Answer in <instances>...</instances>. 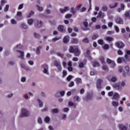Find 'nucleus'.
<instances>
[{
	"instance_id": "obj_1",
	"label": "nucleus",
	"mask_w": 130,
	"mask_h": 130,
	"mask_svg": "<svg viewBox=\"0 0 130 130\" xmlns=\"http://www.w3.org/2000/svg\"><path fill=\"white\" fill-rule=\"evenodd\" d=\"M125 81L122 80L117 83L114 84V85H113V88H114V89H116V90H118V91H121L122 90V88L125 87Z\"/></svg>"
},
{
	"instance_id": "obj_2",
	"label": "nucleus",
	"mask_w": 130,
	"mask_h": 130,
	"mask_svg": "<svg viewBox=\"0 0 130 130\" xmlns=\"http://www.w3.org/2000/svg\"><path fill=\"white\" fill-rule=\"evenodd\" d=\"M69 52L71 53H74L75 55L76 56H79L80 54V50L78 49L77 47L71 46L69 49Z\"/></svg>"
},
{
	"instance_id": "obj_3",
	"label": "nucleus",
	"mask_w": 130,
	"mask_h": 130,
	"mask_svg": "<svg viewBox=\"0 0 130 130\" xmlns=\"http://www.w3.org/2000/svg\"><path fill=\"white\" fill-rule=\"evenodd\" d=\"M107 79L111 83H115L117 81V77L115 76L109 75L107 77Z\"/></svg>"
},
{
	"instance_id": "obj_4",
	"label": "nucleus",
	"mask_w": 130,
	"mask_h": 130,
	"mask_svg": "<svg viewBox=\"0 0 130 130\" xmlns=\"http://www.w3.org/2000/svg\"><path fill=\"white\" fill-rule=\"evenodd\" d=\"M30 115V112L25 109H22L21 111V116L24 117V116H29Z\"/></svg>"
},
{
	"instance_id": "obj_5",
	"label": "nucleus",
	"mask_w": 130,
	"mask_h": 130,
	"mask_svg": "<svg viewBox=\"0 0 130 130\" xmlns=\"http://www.w3.org/2000/svg\"><path fill=\"white\" fill-rule=\"evenodd\" d=\"M54 65L57 68L58 72H61V66L60 65V62L59 61L54 60Z\"/></svg>"
},
{
	"instance_id": "obj_6",
	"label": "nucleus",
	"mask_w": 130,
	"mask_h": 130,
	"mask_svg": "<svg viewBox=\"0 0 130 130\" xmlns=\"http://www.w3.org/2000/svg\"><path fill=\"white\" fill-rule=\"evenodd\" d=\"M42 68L44 69L43 71V73L45 74L46 75H48V66L46 64H44L42 65Z\"/></svg>"
},
{
	"instance_id": "obj_7",
	"label": "nucleus",
	"mask_w": 130,
	"mask_h": 130,
	"mask_svg": "<svg viewBox=\"0 0 130 130\" xmlns=\"http://www.w3.org/2000/svg\"><path fill=\"white\" fill-rule=\"evenodd\" d=\"M101 83H102V79H98L96 81V88L98 90H101L102 89V86H101Z\"/></svg>"
},
{
	"instance_id": "obj_8",
	"label": "nucleus",
	"mask_w": 130,
	"mask_h": 130,
	"mask_svg": "<svg viewBox=\"0 0 130 130\" xmlns=\"http://www.w3.org/2000/svg\"><path fill=\"white\" fill-rule=\"evenodd\" d=\"M130 51L128 50H126V53L125 54V58L127 61H130Z\"/></svg>"
},
{
	"instance_id": "obj_9",
	"label": "nucleus",
	"mask_w": 130,
	"mask_h": 130,
	"mask_svg": "<svg viewBox=\"0 0 130 130\" xmlns=\"http://www.w3.org/2000/svg\"><path fill=\"white\" fill-rule=\"evenodd\" d=\"M43 25V23L40 20H38L37 21H36L35 24V26H36V28H40V27H42Z\"/></svg>"
},
{
	"instance_id": "obj_10",
	"label": "nucleus",
	"mask_w": 130,
	"mask_h": 130,
	"mask_svg": "<svg viewBox=\"0 0 130 130\" xmlns=\"http://www.w3.org/2000/svg\"><path fill=\"white\" fill-rule=\"evenodd\" d=\"M17 52L18 55V57H19L21 59H24V52L19 50H17Z\"/></svg>"
},
{
	"instance_id": "obj_11",
	"label": "nucleus",
	"mask_w": 130,
	"mask_h": 130,
	"mask_svg": "<svg viewBox=\"0 0 130 130\" xmlns=\"http://www.w3.org/2000/svg\"><path fill=\"white\" fill-rule=\"evenodd\" d=\"M116 45L118 48H123L124 47V44L121 42H116Z\"/></svg>"
},
{
	"instance_id": "obj_12",
	"label": "nucleus",
	"mask_w": 130,
	"mask_h": 130,
	"mask_svg": "<svg viewBox=\"0 0 130 130\" xmlns=\"http://www.w3.org/2000/svg\"><path fill=\"white\" fill-rule=\"evenodd\" d=\"M119 98H120V95L119 94V93L117 92H114L113 96V99L118 100Z\"/></svg>"
},
{
	"instance_id": "obj_13",
	"label": "nucleus",
	"mask_w": 130,
	"mask_h": 130,
	"mask_svg": "<svg viewBox=\"0 0 130 130\" xmlns=\"http://www.w3.org/2000/svg\"><path fill=\"white\" fill-rule=\"evenodd\" d=\"M70 10V8L69 7H65L64 9H60L59 11L61 14H64V13L68 12Z\"/></svg>"
},
{
	"instance_id": "obj_14",
	"label": "nucleus",
	"mask_w": 130,
	"mask_h": 130,
	"mask_svg": "<svg viewBox=\"0 0 130 130\" xmlns=\"http://www.w3.org/2000/svg\"><path fill=\"white\" fill-rule=\"evenodd\" d=\"M123 16H124V19H125V20H126V19H130L129 12L125 11L124 13Z\"/></svg>"
},
{
	"instance_id": "obj_15",
	"label": "nucleus",
	"mask_w": 130,
	"mask_h": 130,
	"mask_svg": "<svg viewBox=\"0 0 130 130\" xmlns=\"http://www.w3.org/2000/svg\"><path fill=\"white\" fill-rule=\"evenodd\" d=\"M116 22L118 24H120L122 25V24H123V19H122V18H121L120 17H117L116 19Z\"/></svg>"
},
{
	"instance_id": "obj_16",
	"label": "nucleus",
	"mask_w": 130,
	"mask_h": 130,
	"mask_svg": "<svg viewBox=\"0 0 130 130\" xmlns=\"http://www.w3.org/2000/svg\"><path fill=\"white\" fill-rule=\"evenodd\" d=\"M70 41V37L69 36H65L63 38V43H68Z\"/></svg>"
},
{
	"instance_id": "obj_17",
	"label": "nucleus",
	"mask_w": 130,
	"mask_h": 130,
	"mask_svg": "<svg viewBox=\"0 0 130 130\" xmlns=\"http://www.w3.org/2000/svg\"><path fill=\"white\" fill-rule=\"evenodd\" d=\"M72 62L71 61H69L68 63V70L69 72H73V67H72Z\"/></svg>"
},
{
	"instance_id": "obj_18",
	"label": "nucleus",
	"mask_w": 130,
	"mask_h": 130,
	"mask_svg": "<svg viewBox=\"0 0 130 130\" xmlns=\"http://www.w3.org/2000/svg\"><path fill=\"white\" fill-rule=\"evenodd\" d=\"M112 105L114 107H118L119 105V103H118V101H112Z\"/></svg>"
},
{
	"instance_id": "obj_19",
	"label": "nucleus",
	"mask_w": 130,
	"mask_h": 130,
	"mask_svg": "<svg viewBox=\"0 0 130 130\" xmlns=\"http://www.w3.org/2000/svg\"><path fill=\"white\" fill-rule=\"evenodd\" d=\"M118 6V3H115L114 4H111L109 5V8L110 9H114V8H116Z\"/></svg>"
},
{
	"instance_id": "obj_20",
	"label": "nucleus",
	"mask_w": 130,
	"mask_h": 130,
	"mask_svg": "<svg viewBox=\"0 0 130 130\" xmlns=\"http://www.w3.org/2000/svg\"><path fill=\"white\" fill-rule=\"evenodd\" d=\"M69 106H72L73 108H76L77 107V104L74 103L73 102H69L68 103Z\"/></svg>"
},
{
	"instance_id": "obj_21",
	"label": "nucleus",
	"mask_w": 130,
	"mask_h": 130,
	"mask_svg": "<svg viewBox=\"0 0 130 130\" xmlns=\"http://www.w3.org/2000/svg\"><path fill=\"white\" fill-rule=\"evenodd\" d=\"M75 82H76L77 85L82 84V79L80 78H77L75 79Z\"/></svg>"
},
{
	"instance_id": "obj_22",
	"label": "nucleus",
	"mask_w": 130,
	"mask_h": 130,
	"mask_svg": "<svg viewBox=\"0 0 130 130\" xmlns=\"http://www.w3.org/2000/svg\"><path fill=\"white\" fill-rule=\"evenodd\" d=\"M74 101H77V102H80L81 101V98L78 95H75L74 96Z\"/></svg>"
},
{
	"instance_id": "obj_23",
	"label": "nucleus",
	"mask_w": 130,
	"mask_h": 130,
	"mask_svg": "<svg viewBox=\"0 0 130 130\" xmlns=\"http://www.w3.org/2000/svg\"><path fill=\"white\" fill-rule=\"evenodd\" d=\"M105 39H106V40H107V41H109V42H111L114 40L113 38H112L111 37H106L105 38Z\"/></svg>"
},
{
	"instance_id": "obj_24",
	"label": "nucleus",
	"mask_w": 130,
	"mask_h": 130,
	"mask_svg": "<svg viewBox=\"0 0 130 130\" xmlns=\"http://www.w3.org/2000/svg\"><path fill=\"white\" fill-rule=\"evenodd\" d=\"M122 60H124V61H125V60L123 57H119L117 59V61L118 63H121V62H122Z\"/></svg>"
},
{
	"instance_id": "obj_25",
	"label": "nucleus",
	"mask_w": 130,
	"mask_h": 130,
	"mask_svg": "<svg viewBox=\"0 0 130 130\" xmlns=\"http://www.w3.org/2000/svg\"><path fill=\"white\" fill-rule=\"evenodd\" d=\"M105 16V14L100 11L98 15V18H103Z\"/></svg>"
},
{
	"instance_id": "obj_26",
	"label": "nucleus",
	"mask_w": 130,
	"mask_h": 130,
	"mask_svg": "<svg viewBox=\"0 0 130 130\" xmlns=\"http://www.w3.org/2000/svg\"><path fill=\"white\" fill-rule=\"evenodd\" d=\"M119 128L120 130H126V126H124V125L120 124L119 125Z\"/></svg>"
},
{
	"instance_id": "obj_27",
	"label": "nucleus",
	"mask_w": 130,
	"mask_h": 130,
	"mask_svg": "<svg viewBox=\"0 0 130 130\" xmlns=\"http://www.w3.org/2000/svg\"><path fill=\"white\" fill-rule=\"evenodd\" d=\"M34 22V19H29L27 20V24H28V25H32L33 24V23Z\"/></svg>"
},
{
	"instance_id": "obj_28",
	"label": "nucleus",
	"mask_w": 130,
	"mask_h": 130,
	"mask_svg": "<svg viewBox=\"0 0 130 130\" xmlns=\"http://www.w3.org/2000/svg\"><path fill=\"white\" fill-rule=\"evenodd\" d=\"M20 66L22 68V69H23L24 70H25L26 71H28V68L26 66L24 63H21Z\"/></svg>"
},
{
	"instance_id": "obj_29",
	"label": "nucleus",
	"mask_w": 130,
	"mask_h": 130,
	"mask_svg": "<svg viewBox=\"0 0 130 130\" xmlns=\"http://www.w3.org/2000/svg\"><path fill=\"white\" fill-rule=\"evenodd\" d=\"M21 28H22V29H26L28 28V26L26 24L22 23L21 24Z\"/></svg>"
},
{
	"instance_id": "obj_30",
	"label": "nucleus",
	"mask_w": 130,
	"mask_h": 130,
	"mask_svg": "<svg viewBox=\"0 0 130 130\" xmlns=\"http://www.w3.org/2000/svg\"><path fill=\"white\" fill-rule=\"evenodd\" d=\"M85 56H86L87 57H88L89 59H91V56H90V51L87 50L85 54Z\"/></svg>"
},
{
	"instance_id": "obj_31",
	"label": "nucleus",
	"mask_w": 130,
	"mask_h": 130,
	"mask_svg": "<svg viewBox=\"0 0 130 130\" xmlns=\"http://www.w3.org/2000/svg\"><path fill=\"white\" fill-rule=\"evenodd\" d=\"M58 31H59L60 32H63V30H64V29L63 28V26L62 25H59L58 27Z\"/></svg>"
},
{
	"instance_id": "obj_32",
	"label": "nucleus",
	"mask_w": 130,
	"mask_h": 130,
	"mask_svg": "<svg viewBox=\"0 0 130 130\" xmlns=\"http://www.w3.org/2000/svg\"><path fill=\"white\" fill-rule=\"evenodd\" d=\"M49 121H50V118L49 116H46L45 118V122L46 123H49Z\"/></svg>"
},
{
	"instance_id": "obj_33",
	"label": "nucleus",
	"mask_w": 130,
	"mask_h": 130,
	"mask_svg": "<svg viewBox=\"0 0 130 130\" xmlns=\"http://www.w3.org/2000/svg\"><path fill=\"white\" fill-rule=\"evenodd\" d=\"M38 103H39L40 107H43V103L42 101H41V100L38 99Z\"/></svg>"
},
{
	"instance_id": "obj_34",
	"label": "nucleus",
	"mask_w": 130,
	"mask_h": 130,
	"mask_svg": "<svg viewBox=\"0 0 130 130\" xmlns=\"http://www.w3.org/2000/svg\"><path fill=\"white\" fill-rule=\"evenodd\" d=\"M52 113H58L59 110L58 109H53L51 110Z\"/></svg>"
},
{
	"instance_id": "obj_35",
	"label": "nucleus",
	"mask_w": 130,
	"mask_h": 130,
	"mask_svg": "<svg viewBox=\"0 0 130 130\" xmlns=\"http://www.w3.org/2000/svg\"><path fill=\"white\" fill-rule=\"evenodd\" d=\"M100 66V64H99V63L96 61H94L93 62V67H99Z\"/></svg>"
},
{
	"instance_id": "obj_36",
	"label": "nucleus",
	"mask_w": 130,
	"mask_h": 130,
	"mask_svg": "<svg viewBox=\"0 0 130 130\" xmlns=\"http://www.w3.org/2000/svg\"><path fill=\"white\" fill-rule=\"evenodd\" d=\"M62 111L65 112V113H68V112L70 111V109H69V108H64L62 109Z\"/></svg>"
},
{
	"instance_id": "obj_37",
	"label": "nucleus",
	"mask_w": 130,
	"mask_h": 130,
	"mask_svg": "<svg viewBox=\"0 0 130 130\" xmlns=\"http://www.w3.org/2000/svg\"><path fill=\"white\" fill-rule=\"evenodd\" d=\"M100 60L101 61L102 64H105V61H104V57L103 56L100 57Z\"/></svg>"
},
{
	"instance_id": "obj_38",
	"label": "nucleus",
	"mask_w": 130,
	"mask_h": 130,
	"mask_svg": "<svg viewBox=\"0 0 130 130\" xmlns=\"http://www.w3.org/2000/svg\"><path fill=\"white\" fill-rule=\"evenodd\" d=\"M116 67V64H115V62L114 61H112V63H111V68L112 69H114Z\"/></svg>"
},
{
	"instance_id": "obj_39",
	"label": "nucleus",
	"mask_w": 130,
	"mask_h": 130,
	"mask_svg": "<svg viewBox=\"0 0 130 130\" xmlns=\"http://www.w3.org/2000/svg\"><path fill=\"white\" fill-rule=\"evenodd\" d=\"M33 15H34V12L33 11H30L27 14V17L30 18V17H31V16H33Z\"/></svg>"
},
{
	"instance_id": "obj_40",
	"label": "nucleus",
	"mask_w": 130,
	"mask_h": 130,
	"mask_svg": "<svg viewBox=\"0 0 130 130\" xmlns=\"http://www.w3.org/2000/svg\"><path fill=\"white\" fill-rule=\"evenodd\" d=\"M34 36L35 38H37L38 39L40 38V35L39 34H37L36 32L34 33Z\"/></svg>"
},
{
	"instance_id": "obj_41",
	"label": "nucleus",
	"mask_w": 130,
	"mask_h": 130,
	"mask_svg": "<svg viewBox=\"0 0 130 130\" xmlns=\"http://www.w3.org/2000/svg\"><path fill=\"white\" fill-rule=\"evenodd\" d=\"M123 71V68L121 66H119L118 67V72L122 73Z\"/></svg>"
},
{
	"instance_id": "obj_42",
	"label": "nucleus",
	"mask_w": 130,
	"mask_h": 130,
	"mask_svg": "<svg viewBox=\"0 0 130 130\" xmlns=\"http://www.w3.org/2000/svg\"><path fill=\"white\" fill-rule=\"evenodd\" d=\"M103 48L105 50H107V49H109V45H108V44H105L103 46Z\"/></svg>"
},
{
	"instance_id": "obj_43",
	"label": "nucleus",
	"mask_w": 130,
	"mask_h": 130,
	"mask_svg": "<svg viewBox=\"0 0 130 130\" xmlns=\"http://www.w3.org/2000/svg\"><path fill=\"white\" fill-rule=\"evenodd\" d=\"M37 9L39 12H42L43 11V7L37 5Z\"/></svg>"
},
{
	"instance_id": "obj_44",
	"label": "nucleus",
	"mask_w": 130,
	"mask_h": 130,
	"mask_svg": "<svg viewBox=\"0 0 130 130\" xmlns=\"http://www.w3.org/2000/svg\"><path fill=\"white\" fill-rule=\"evenodd\" d=\"M98 43L100 44V45H103L104 44V41L103 40L100 39L98 40Z\"/></svg>"
},
{
	"instance_id": "obj_45",
	"label": "nucleus",
	"mask_w": 130,
	"mask_h": 130,
	"mask_svg": "<svg viewBox=\"0 0 130 130\" xmlns=\"http://www.w3.org/2000/svg\"><path fill=\"white\" fill-rule=\"evenodd\" d=\"M124 69L126 73L129 74V67H128V66H126L125 67Z\"/></svg>"
},
{
	"instance_id": "obj_46",
	"label": "nucleus",
	"mask_w": 130,
	"mask_h": 130,
	"mask_svg": "<svg viewBox=\"0 0 130 130\" xmlns=\"http://www.w3.org/2000/svg\"><path fill=\"white\" fill-rule=\"evenodd\" d=\"M99 37V35H98V34H95L92 36V39L95 40V39H97V38H98Z\"/></svg>"
},
{
	"instance_id": "obj_47",
	"label": "nucleus",
	"mask_w": 130,
	"mask_h": 130,
	"mask_svg": "<svg viewBox=\"0 0 130 130\" xmlns=\"http://www.w3.org/2000/svg\"><path fill=\"white\" fill-rule=\"evenodd\" d=\"M72 43L77 44V43H78V39L73 38L72 39Z\"/></svg>"
},
{
	"instance_id": "obj_48",
	"label": "nucleus",
	"mask_w": 130,
	"mask_h": 130,
	"mask_svg": "<svg viewBox=\"0 0 130 130\" xmlns=\"http://www.w3.org/2000/svg\"><path fill=\"white\" fill-rule=\"evenodd\" d=\"M11 22L13 25H16L17 24V21L15 19H12Z\"/></svg>"
},
{
	"instance_id": "obj_49",
	"label": "nucleus",
	"mask_w": 130,
	"mask_h": 130,
	"mask_svg": "<svg viewBox=\"0 0 130 130\" xmlns=\"http://www.w3.org/2000/svg\"><path fill=\"white\" fill-rule=\"evenodd\" d=\"M22 47H23V46H22V45L21 44L18 45L16 48V51L17 50H18V49H21Z\"/></svg>"
},
{
	"instance_id": "obj_50",
	"label": "nucleus",
	"mask_w": 130,
	"mask_h": 130,
	"mask_svg": "<svg viewBox=\"0 0 130 130\" xmlns=\"http://www.w3.org/2000/svg\"><path fill=\"white\" fill-rule=\"evenodd\" d=\"M26 77H22L21 78L20 81L22 82V83H25L26 82Z\"/></svg>"
},
{
	"instance_id": "obj_51",
	"label": "nucleus",
	"mask_w": 130,
	"mask_h": 130,
	"mask_svg": "<svg viewBox=\"0 0 130 130\" xmlns=\"http://www.w3.org/2000/svg\"><path fill=\"white\" fill-rule=\"evenodd\" d=\"M83 25L85 27V28H86V29L85 30H87V28L88 27V22L87 21H84L83 22Z\"/></svg>"
},
{
	"instance_id": "obj_52",
	"label": "nucleus",
	"mask_w": 130,
	"mask_h": 130,
	"mask_svg": "<svg viewBox=\"0 0 130 130\" xmlns=\"http://www.w3.org/2000/svg\"><path fill=\"white\" fill-rule=\"evenodd\" d=\"M56 54H57V55L58 56H60V57H61L62 58L63 57V56H64V55H63V54H62V53H60V52H57V53H56Z\"/></svg>"
},
{
	"instance_id": "obj_53",
	"label": "nucleus",
	"mask_w": 130,
	"mask_h": 130,
	"mask_svg": "<svg viewBox=\"0 0 130 130\" xmlns=\"http://www.w3.org/2000/svg\"><path fill=\"white\" fill-rule=\"evenodd\" d=\"M28 63L29 64V66H34V61H33V60H28Z\"/></svg>"
},
{
	"instance_id": "obj_54",
	"label": "nucleus",
	"mask_w": 130,
	"mask_h": 130,
	"mask_svg": "<svg viewBox=\"0 0 130 130\" xmlns=\"http://www.w3.org/2000/svg\"><path fill=\"white\" fill-rule=\"evenodd\" d=\"M1 4L2 6L3 7L5 4H7V1L2 0L1 2Z\"/></svg>"
},
{
	"instance_id": "obj_55",
	"label": "nucleus",
	"mask_w": 130,
	"mask_h": 130,
	"mask_svg": "<svg viewBox=\"0 0 130 130\" xmlns=\"http://www.w3.org/2000/svg\"><path fill=\"white\" fill-rule=\"evenodd\" d=\"M9 5H7L5 8H4V12H8V11H9Z\"/></svg>"
},
{
	"instance_id": "obj_56",
	"label": "nucleus",
	"mask_w": 130,
	"mask_h": 130,
	"mask_svg": "<svg viewBox=\"0 0 130 130\" xmlns=\"http://www.w3.org/2000/svg\"><path fill=\"white\" fill-rule=\"evenodd\" d=\"M125 100H126V99H125V98H123L122 100L120 101V104L122 105V104H123L124 103L123 102L125 101Z\"/></svg>"
},
{
	"instance_id": "obj_57",
	"label": "nucleus",
	"mask_w": 130,
	"mask_h": 130,
	"mask_svg": "<svg viewBox=\"0 0 130 130\" xmlns=\"http://www.w3.org/2000/svg\"><path fill=\"white\" fill-rule=\"evenodd\" d=\"M83 42H84V43H88V42H89V40L88 39V38H85L83 40Z\"/></svg>"
},
{
	"instance_id": "obj_58",
	"label": "nucleus",
	"mask_w": 130,
	"mask_h": 130,
	"mask_svg": "<svg viewBox=\"0 0 130 130\" xmlns=\"http://www.w3.org/2000/svg\"><path fill=\"white\" fill-rule=\"evenodd\" d=\"M117 54H118V55H122V54H123V52H122L121 50H118L117 51Z\"/></svg>"
},
{
	"instance_id": "obj_59",
	"label": "nucleus",
	"mask_w": 130,
	"mask_h": 130,
	"mask_svg": "<svg viewBox=\"0 0 130 130\" xmlns=\"http://www.w3.org/2000/svg\"><path fill=\"white\" fill-rule=\"evenodd\" d=\"M61 118L63 120H66V119H67V115L66 114H63Z\"/></svg>"
},
{
	"instance_id": "obj_60",
	"label": "nucleus",
	"mask_w": 130,
	"mask_h": 130,
	"mask_svg": "<svg viewBox=\"0 0 130 130\" xmlns=\"http://www.w3.org/2000/svg\"><path fill=\"white\" fill-rule=\"evenodd\" d=\"M38 122L40 124H41V123H42V119H41V118H40V117H39L38 118Z\"/></svg>"
},
{
	"instance_id": "obj_61",
	"label": "nucleus",
	"mask_w": 130,
	"mask_h": 130,
	"mask_svg": "<svg viewBox=\"0 0 130 130\" xmlns=\"http://www.w3.org/2000/svg\"><path fill=\"white\" fill-rule=\"evenodd\" d=\"M112 61H113V60H112L111 59H110L109 58L107 59V63H110V64H111V63H112Z\"/></svg>"
},
{
	"instance_id": "obj_62",
	"label": "nucleus",
	"mask_w": 130,
	"mask_h": 130,
	"mask_svg": "<svg viewBox=\"0 0 130 130\" xmlns=\"http://www.w3.org/2000/svg\"><path fill=\"white\" fill-rule=\"evenodd\" d=\"M24 7V4H20L18 6V10H22L23 9V7Z\"/></svg>"
},
{
	"instance_id": "obj_63",
	"label": "nucleus",
	"mask_w": 130,
	"mask_h": 130,
	"mask_svg": "<svg viewBox=\"0 0 130 130\" xmlns=\"http://www.w3.org/2000/svg\"><path fill=\"white\" fill-rule=\"evenodd\" d=\"M60 38V37L54 38L52 39V41H57V40H59Z\"/></svg>"
},
{
	"instance_id": "obj_64",
	"label": "nucleus",
	"mask_w": 130,
	"mask_h": 130,
	"mask_svg": "<svg viewBox=\"0 0 130 130\" xmlns=\"http://www.w3.org/2000/svg\"><path fill=\"white\" fill-rule=\"evenodd\" d=\"M17 17H19V18H21L22 17V12H18L17 13Z\"/></svg>"
}]
</instances>
